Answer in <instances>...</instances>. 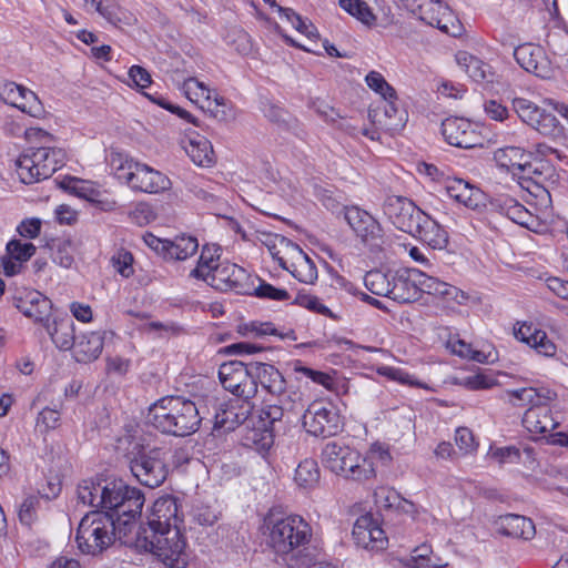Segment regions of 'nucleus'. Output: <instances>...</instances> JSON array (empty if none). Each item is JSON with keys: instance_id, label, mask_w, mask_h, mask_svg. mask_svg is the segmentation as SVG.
<instances>
[{"instance_id": "nucleus-1", "label": "nucleus", "mask_w": 568, "mask_h": 568, "mask_svg": "<svg viewBox=\"0 0 568 568\" xmlns=\"http://www.w3.org/2000/svg\"><path fill=\"white\" fill-rule=\"evenodd\" d=\"M78 500L99 511H114L125 516L121 532L130 528L131 519L141 516L145 498L142 491L130 487L122 479L90 478L83 479L77 488Z\"/></svg>"}, {"instance_id": "nucleus-2", "label": "nucleus", "mask_w": 568, "mask_h": 568, "mask_svg": "<svg viewBox=\"0 0 568 568\" xmlns=\"http://www.w3.org/2000/svg\"><path fill=\"white\" fill-rule=\"evenodd\" d=\"M270 546L282 557L287 568H312L316 549L310 545L312 528L301 516L270 519Z\"/></svg>"}, {"instance_id": "nucleus-3", "label": "nucleus", "mask_w": 568, "mask_h": 568, "mask_svg": "<svg viewBox=\"0 0 568 568\" xmlns=\"http://www.w3.org/2000/svg\"><path fill=\"white\" fill-rule=\"evenodd\" d=\"M125 516L114 511L92 510L84 515L79 523L75 541L81 552L99 555L109 548L115 539L125 545H132L134 537H130L135 527V519H131L130 528L121 532Z\"/></svg>"}, {"instance_id": "nucleus-4", "label": "nucleus", "mask_w": 568, "mask_h": 568, "mask_svg": "<svg viewBox=\"0 0 568 568\" xmlns=\"http://www.w3.org/2000/svg\"><path fill=\"white\" fill-rule=\"evenodd\" d=\"M146 419L162 434L175 437L194 434L201 424L195 404L181 396H165L153 403Z\"/></svg>"}, {"instance_id": "nucleus-5", "label": "nucleus", "mask_w": 568, "mask_h": 568, "mask_svg": "<svg viewBox=\"0 0 568 568\" xmlns=\"http://www.w3.org/2000/svg\"><path fill=\"white\" fill-rule=\"evenodd\" d=\"M133 545L155 555L168 568H185L187 566L186 544L180 528L169 529L163 535L158 534L156 537L135 535Z\"/></svg>"}, {"instance_id": "nucleus-6", "label": "nucleus", "mask_w": 568, "mask_h": 568, "mask_svg": "<svg viewBox=\"0 0 568 568\" xmlns=\"http://www.w3.org/2000/svg\"><path fill=\"white\" fill-rule=\"evenodd\" d=\"M324 466L336 475L353 480H366L374 476L372 464L359 453L337 442L327 443L322 450Z\"/></svg>"}, {"instance_id": "nucleus-7", "label": "nucleus", "mask_w": 568, "mask_h": 568, "mask_svg": "<svg viewBox=\"0 0 568 568\" xmlns=\"http://www.w3.org/2000/svg\"><path fill=\"white\" fill-rule=\"evenodd\" d=\"M170 450L163 447L141 448L129 458L132 475L149 488L161 486L169 475Z\"/></svg>"}, {"instance_id": "nucleus-8", "label": "nucleus", "mask_w": 568, "mask_h": 568, "mask_svg": "<svg viewBox=\"0 0 568 568\" xmlns=\"http://www.w3.org/2000/svg\"><path fill=\"white\" fill-rule=\"evenodd\" d=\"M26 138L30 141H39L42 145L27 149L17 160V173L24 184L39 182L36 171L41 173L42 164H45L48 156V146L52 141V135L39 128H31L26 131Z\"/></svg>"}, {"instance_id": "nucleus-9", "label": "nucleus", "mask_w": 568, "mask_h": 568, "mask_svg": "<svg viewBox=\"0 0 568 568\" xmlns=\"http://www.w3.org/2000/svg\"><path fill=\"white\" fill-rule=\"evenodd\" d=\"M254 362L230 361L220 366L219 377L227 392L250 402L257 394V382L253 377Z\"/></svg>"}, {"instance_id": "nucleus-10", "label": "nucleus", "mask_w": 568, "mask_h": 568, "mask_svg": "<svg viewBox=\"0 0 568 568\" xmlns=\"http://www.w3.org/2000/svg\"><path fill=\"white\" fill-rule=\"evenodd\" d=\"M303 426L308 434L326 438L337 435L343 428V423L332 403L315 400L303 415Z\"/></svg>"}, {"instance_id": "nucleus-11", "label": "nucleus", "mask_w": 568, "mask_h": 568, "mask_svg": "<svg viewBox=\"0 0 568 568\" xmlns=\"http://www.w3.org/2000/svg\"><path fill=\"white\" fill-rule=\"evenodd\" d=\"M434 276L417 268H400L393 272L389 298L398 303H410L419 293L430 294Z\"/></svg>"}, {"instance_id": "nucleus-12", "label": "nucleus", "mask_w": 568, "mask_h": 568, "mask_svg": "<svg viewBox=\"0 0 568 568\" xmlns=\"http://www.w3.org/2000/svg\"><path fill=\"white\" fill-rule=\"evenodd\" d=\"M383 211L396 229L412 236L427 217V214L417 207L413 201L397 195L386 197Z\"/></svg>"}, {"instance_id": "nucleus-13", "label": "nucleus", "mask_w": 568, "mask_h": 568, "mask_svg": "<svg viewBox=\"0 0 568 568\" xmlns=\"http://www.w3.org/2000/svg\"><path fill=\"white\" fill-rule=\"evenodd\" d=\"M180 521L178 498L166 495L154 501L146 526H140L135 535L156 537L158 534L179 528Z\"/></svg>"}, {"instance_id": "nucleus-14", "label": "nucleus", "mask_w": 568, "mask_h": 568, "mask_svg": "<svg viewBox=\"0 0 568 568\" xmlns=\"http://www.w3.org/2000/svg\"><path fill=\"white\" fill-rule=\"evenodd\" d=\"M254 278L243 267L232 263L217 264L211 275V285L221 291L233 290L251 294Z\"/></svg>"}, {"instance_id": "nucleus-15", "label": "nucleus", "mask_w": 568, "mask_h": 568, "mask_svg": "<svg viewBox=\"0 0 568 568\" xmlns=\"http://www.w3.org/2000/svg\"><path fill=\"white\" fill-rule=\"evenodd\" d=\"M194 89L201 90L203 101L200 104V109L202 111L220 122L227 121L232 116V110L227 101L217 93L212 92L203 82L193 78L184 82V91L190 100H192L191 94Z\"/></svg>"}, {"instance_id": "nucleus-16", "label": "nucleus", "mask_w": 568, "mask_h": 568, "mask_svg": "<svg viewBox=\"0 0 568 568\" xmlns=\"http://www.w3.org/2000/svg\"><path fill=\"white\" fill-rule=\"evenodd\" d=\"M128 174L125 183L134 191L159 193L171 185L168 176L144 163L138 162Z\"/></svg>"}, {"instance_id": "nucleus-17", "label": "nucleus", "mask_w": 568, "mask_h": 568, "mask_svg": "<svg viewBox=\"0 0 568 568\" xmlns=\"http://www.w3.org/2000/svg\"><path fill=\"white\" fill-rule=\"evenodd\" d=\"M445 141L456 148L471 149L480 145V138L473 124L464 118H447L442 122Z\"/></svg>"}, {"instance_id": "nucleus-18", "label": "nucleus", "mask_w": 568, "mask_h": 568, "mask_svg": "<svg viewBox=\"0 0 568 568\" xmlns=\"http://www.w3.org/2000/svg\"><path fill=\"white\" fill-rule=\"evenodd\" d=\"M345 220L361 240L369 245H378L382 239L379 223L366 211L356 206L345 209Z\"/></svg>"}, {"instance_id": "nucleus-19", "label": "nucleus", "mask_w": 568, "mask_h": 568, "mask_svg": "<svg viewBox=\"0 0 568 568\" xmlns=\"http://www.w3.org/2000/svg\"><path fill=\"white\" fill-rule=\"evenodd\" d=\"M395 98H382V101L368 111L371 122L385 131H397L404 126L405 113L400 111Z\"/></svg>"}, {"instance_id": "nucleus-20", "label": "nucleus", "mask_w": 568, "mask_h": 568, "mask_svg": "<svg viewBox=\"0 0 568 568\" xmlns=\"http://www.w3.org/2000/svg\"><path fill=\"white\" fill-rule=\"evenodd\" d=\"M517 63L527 72L540 78H547L550 73L549 61L540 45L525 43L514 50Z\"/></svg>"}, {"instance_id": "nucleus-21", "label": "nucleus", "mask_w": 568, "mask_h": 568, "mask_svg": "<svg viewBox=\"0 0 568 568\" xmlns=\"http://www.w3.org/2000/svg\"><path fill=\"white\" fill-rule=\"evenodd\" d=\"M16 306L34 322L42 324L51 322L52 302L38 291L29 292L24 298H20Z\"/></svg>"}, {"instance_id": "nucleus-22", "label": "nucleus", "mask_w": 568, "mask_h": 568, "mask_svg": "<svg viewBox=\"0 0 568 568\" xmlns=\"http://www.w3.org/2000/svg\"><path fill=\"white\" fill-rule=\"evenodd\" d=\"M560 422L554 416L550 404L528 407L523 417L525 428L535 435L549 433L559 426Z\"/></svg>"}, {"instance_id": "nucleus-23", "label": "nucleus", "mask_w": 568, "mask_h": 568, "mask_svg": "<svg viewBox=\"0 0 568 568\" xmlns=\"http://www.w3.org/2000/svg\"><path fill=\"white\" fill-rule=\"evenodd\" d=\"M105 332H88L77 338L73 356L79 363L95 361L103 349Z\"/></svg>"}, {"instance_id": "nucleus-24", "label": "nucleus", "mask_w": 568, "mask_h": 568, "mask_svg": "<svg viewBox=\"0 0 568 568\" xmlns=\"http://www.w3.org/2000/svg\"><path fill=\"white\" fill-rule=\"evenodd\" d=\"M281 243L291 248L294 254V261L291 263V274L302 283H313L317 278V268L314 262L298 245L292 243L285 237H281Z\"/></svg>"}, {"instance_id": "nucleus-25", "label": "nucleus", "mask_w": 568, "mask_h": 568, "mask_svg": "<svg viewBox=\"0 0 568 568\" xmlns=\"http://www.w3.org/2000/svg\"><path fill=\"white\" fill-rule=\"evenodd\" d=\"M446 192L456 202L469 209H478L484 205V193L462 179L447 182Z\"/></svg>"}, {"instance_id": "nucleus-26", "label": "nucleus", "mask_w": 568, "mask_h": 568, "mask_svg": "<svg viewBox=\"0 0 568 568\" xmlns=\"http://www.w3.org/2000/svg\"><path fill=\"white\" fill-rule=\"evenodd\" d=\"M53 344L61 351L74 348L77 338L74 335V323L68 316L55 317L44 326Z\"/></svg>"}, {"instance_id": "nucleus-27", "label": "nucleus", "mask_w": 568, "mask_h": 568, "mask_svg": "<svg viewBox=\"0 0 568 568\" xmlns=\"http://www.w3.org/2000/svg\"><path fill=\"white\" fill-rule=\"evenodd\" d=\"M252 409L253 405L247 400H244L243 405L239 409L233 403L225 405L224 407L221 405L215 413L214 425L217 428L233 430L236 426L247 422Z\"/></svg>"}, {"instance_id": "nucleus-28", "label": "nucleus", "mask_w": 568, "mask_h": 568, "mask_svg": "<svg viewBox=\"0 0 568 568\" xmlns=\"http://www.w3.org/2000/svg\"><path fill=\"white\" fill-rule=\"evenodd\" d=\"M534 153L525 151L519 146H504L494 152V160L500 168L517 176L526 161L531 159Z\"/></svg>"}, {"instance_id": "nucleus-29", "label": "nucleus", "mask_w": 568, "mask_h": 568, "mask_svg": "<svg viewBox=\"0 0 568 568\" xmlns=\"http://www.w3.org/2000/svg\"><path fill=\"white\" fill-rule=\"evenodd\" d=\"M253 368L254 382H257V385L260 384L262 388L271 395L281 393L286 381L275 366L262 362H254Z\"/></svg>"}, {"instance_id": "nucleus-30", "label": "nucleus", "mask_w": 568, "mask_h": 568, "mask_svg": "<svg viewBox=\"0 0 568 568\" xmlns=\"http://www.w3.org/2000/svg\"><path fill=\"white\" fill-rule=\"evenodd\" d=\"M499 530L506 536L526 540L531 539L536 534L535 525L531 519L515 514L500 517Z\"/></svg>"}, {"instance_id": "nucleus-31", "label": "nucleus", "mask_w": 568, "mask_h": 568, "mask_svg": "<svg viewBox=\"0 0 568 568\" xmlns=\"http://www.w3.org/2000/svg\"><path fill=\"white\" fill-rule=\"evenodd\" d=\"M509 396L518 399L521 406H542L557 399V393L548 387H523L507 392Z\"/></svg>"}, {"instance_id": "nucleus-32", "label": "nucleus", "mask_w": 568, "mask_h": 568, "mask_svg": "<svg viewBox=\"0 0 568 568\" xmlns=\"http://www.w3.org/2000/svg\"><path fill=\"white\" fill-rule=\"evenodd\" d=\"M413 236L426 243L434 250H444L448 244L447 232L428 215L424 222L420 223V227H418L417 232H415Z\"/></svg>"}, {"instance_id": "nucleus-33", "label": "nucleus", "mask_w": 568, "mask_h": 568, "mask_svg": "<svg viewBox=\"0 0 568 568\" xmlns=\"http://www.w3.org/2000/svg\"><path fill=\"white\" fill-rule=\"evenodd\" d=\"M184 149L196 165L210 166L214 163V152L212 144L206 138L202 135L190 139L189 144L185 145Z\"/></svg>"}, {"instance_id": "nucleus-34", "label": "nucleus", "mask_w": 568, "mask_h": 568, "mask_svg": "<svg viewBox=\"0 0 568 568\" xmlns=\"http://www.w3.org/2000/svg\"><path fill=\"white\" fill-rule=\"evenodd\" d=\"M6 248L7 256L3 257V267L7 275L14 274L16 265L10 261V258L24 262L36 253V246L32 243H21L19 240L9 241Z\"/></svg>"}, {"instance_id": "nucleus-35", "label": "nucleus", "mask_w": 568, "mask_h": 568, "mask_svg": "<svg viewBox=\"0 0 568 568\" xmlns=\"http://www.w3.org/2000/svg\"><path fill=\"white\" fill-rule=\"evenodd\" d=\"M285 414L283 407L275 403L264 404L260 410L257 423L281 435L286 430Z\"/></svg>"}, {"instance_id": "nucleus-36", "label": "nucleus", "mask_w": 568, "mask_h": 568, "mask_svg": "<svg viewBox=\"0 0 568 568\" xmlns=\"http://www.w3.org/2000/svg\"><path fill=\"white\" fill-rule=\"evenodd\" d=\"M197 240L193 236L181 235L173 241L169 240L166 257L174 261H184L196 253Z\"/></svg>"}, {"instance_id": "nucleus-37", "label": "nucleus", "mask_w": 568, "mask_h": 568, "mask_svg": "<svg viewBox=\"0 0 568 568\" xmlns=\"http://www.w3.org/2000/svg\"><path fill=\"white\" fill-rule=\"evenodd\" d=\"M294 480L301 488H314L320 481V468L316 460L312 458L302 460L295 469Z\"/></svg>"}, {"instance_id": "nucleus-38", "label": "nucleus", "mask_w": 568, "mask_h": 568, "mask_svg": "<svg viewBox=\"0 0 568 568\" xmlns=\"http://www.w3.org/2000/svg\"><path fill=\"white\" fill-rule=\"evenodd\" d=\"M393 272L384 273L378 270L369 271L364 277L366 288L374 295L389 298L392 293Z\"/></svg>"}, {"instance_id": "nucleus-39", "label": "nucleus", "mask_w": 568, "mask_h": 568, "mask_svg": "<svg viewBox=\"0 0 568 568\" xmlns=\"http://www.w3.org/2000/svg\"><path fill=\"white\" fill-rule=\"evenodd\" d=\"M551 166L548 163V161H545L542 159H529V161H526L521 170L519 171L517 178L519 180H523L524 182H532L537 186L540 183V180L544 175H550L551 174Z\"/></svg>"}, {"instance_id": "nucleus-40", "label": "nucleus", "mask_w": 568, "mask_h": 568, "mask_svg": "<svg viewBox=\"0 0 568 568\" xmlns=\"http://www.w3.org/2000/svg\"><path fill=\"white\" fill-rule=\"evenodd\" d=\"M339 6L347 13L356 18L367 27L375 24L376 16L373 13L368 4L363 0H339Z\"/></svg>"}, {"instance_id": "nucleus-41", "label": "nucleus", "mask_w": 568, "mask_h": 568, "mask_svg": "<svg viewBox=\"0 0 568 568\" xmlns=\"http://www.w3.org/2000/svg\"><path fill=\"white\" fill-rule=\"evenodd\" d=\"M106 161L114 175L124 182L128 180V173L131 172L133 170V165L138 163L128 154L116 150L110 151L106 156Z\"/></svg>"}, {"instance_id": "nucleus-42", "label": "nucleus", "mask_w": 568, "mask_h": 568, "mask_svg": "<svg viewBox=\"0 0 568 568\" xmlns=\"http://www.w3.org/2000/svg\"><path fill=\"white\" fill-rule=\"evenodd\" d=\"M275 436H277L275 432L257 423L247 433L246 445L252 444L257 450H267L273 446Z\"/></svg>"}, {"instance_id": "nucleus-43", "label": "nucleus", "mask_w": 568, "mask_h": 568, "mask_svg": "<svg viewBox=\"0 0 568 568\" xmlns=\"http://www.w3.org/2000/svg\"><path fill=\"white\" fill-rule=\"evenodd\" d=\"M430 295L440 296L447 301H454L459 305L465 304L469 298L468 294L464 291L442 282L437 277H434Z\"/></svg>"}, {"instance_id": "nucleus-44", "label": "nucleus", "mask_w": 568, "mask_h": 568, "mask_svg": "<svg viewBox=\"0 0 568 568\" xmlns=\"http://www.w3.org/2000/svg\"><path fill=\"white\" fill-rule=\"evenodd\" d=\"M253 278V288L250 295L273 301H286L290 298V294L286 290L277 288L260 277L254 276Z\"/></svg>"}, {"instance_id": "nucleus-45", "label": "nucleus", "mask_w": 568, "mask_h": 568, "mask_svg": "<svg viewBox=\"0 0 568 568\" xmlns=\"http://www.w3.org/2000/svg\"><path fill=\"white\" fill-rule=\"evenodd\" d=\"M513 109L519 119L531 128H534L537 118L540 116L539 112L541 110V108L524 98H515L513 100Z\"/></svg>"}, {"instance_id": "nucleus-46", "label": "nucleus", "mask_w": 568, "mask_h": 568, "mask_svg": "<svg viewBox=\"0 0 568 568\" xmlns=\"http://www.w3.org/2000/svg\"><path fill=\"white\" fill-rule=\"evenodd\" d=\"M48 156L45 164L41 166V173L36 171V176H39V181L50 178L57 170L64 164L65 152L62 149L48 146Z\"/></svg>"}, {"instance_id": "nucleus-47", "label": "nucleus", "mask_w": 568, "mask_h": 568, "mask_svg": "<svg viewBox=\"0 0 568 568\" xmlns=\"http://www.w3.org/2000/svg\"><path fill=\"white\" fill-rule=\"evenodd\" d=\"M374 501L381 509L398 508L403 503H407L396 490L388 487H378L375 489Z\"/></svg>"}, {"instance_id": "nucleus-48", "label": "nucleus", "mask_w": 568, "mask_h": 568, "mask_svg": "<svg viewBox=\"0 0 568 568\" xmlns=\"http://www.w3.org/2000/svg\"><path fill=\"white\" fill-rule=\"evenodd\" d=\"M532 129L545 136L558 135L561 131L558 119L550 112L541 109Z\"/></svg>"}, {"instance_id": "nucleus-49", "label": "nucleus", "mask_w": 568, "mask_h": 568, "mask_svg": "<svg viewBox=\"0 0 568 568\" xmlns=\"http://www.w3.org/2000/svg\"><path fill=\"white\" fill-rule=\"evenodd\" d=\"M39 506V496H27L19 506L18 517L20 523L26 526H31L37 520V511Z\"/></svg>"}, {"instance_id": "nucleus-50", "label": "nucleus", "mask_w": 568, "mask_h": 568, "mask_svg": "<svg viewBox=\"0 0 568 568\" xmlns=\"http://www.w3.org/2000/svg\"><path fill=\"white\" fill-rule=\"evenodd\" d=\"M18 109L34 118H39L44 113V108L38 95L28 88L22 90V98L19 101Z\"/></svg>"}, {"instance_id": "nucleus-51", "label": "nucleus", "mask_w": 568, "mask_h": 568, "mask_svg": "<svg viewBox=\"0 0 568 568\" xmlns=\"http://www.w3.org/2000/svg\"><path fill=\"white\" fill-rule=\"evenodd\" d=\"M366 84L381 94L382 98H395V89L390 87L384 77L376 71H371L365 78Z\"/></svg>"}, {"instance_id": "nucleus-52", "label": "nucleus", "mask_w": 568, "mask_h": 568, "mask_svg": "<svg viewBox=\"0 0 568 568\" xmlns=\"http://www.w3.org/2000/svg\"><path fill=\"white\" fill-rule=\"evenodd\" d=\"M430 554L432 549L427 545L416 547L412 552L408 566L412 568L439 567L440 565L433 560Z\"/></svg>"}, {"instance_id": "nucleus-53", "label": "nucleus", "mask_w": 568, "mask_h": 568, "mask_svg": "<svg viewBox=\"0 0 568 568\" xmlns=\"http://www.w3.org/2000/svg\"><path fill=\"white\" fill-rule=\"evenodd\" d=\"M278 12L284 16L286 20L291 22L292 26L301 33L306 34L308 38L316 34L315 28L311 23H307L305 20H303L302 17L297 14L293 9L278 7Z\"/></svg>"}, {"instance_id": "nucleus-54", "label": "nucleus", "mask_w": 568, "mask_h": 568, "mask_svg": "<svg viewBox=\"0 0 568 568\" xmlns=\"http://www.w3.org/2000/svg\"><path fill=\"white\" fill-rule=\"evenodd\" d=\"M463 60L465 61L466 72L474 81H489L487 74L489 67L487 64L473 55H464Z\"/></svg>"}, {"instance_id": "nucleus-55", "label": "nucleus", "mask_w": 568, "mask_h": 568, "mask_svg": "<svg viewBox=\"0 0 568 568\" xmlns=\"http://www.w3.org/2000/svg\"><path fill=\"white\" fill-rule=\"evenodd\" d=\"M276 397L277 406L283 407L285 413H290L296 408V405L302 400V395L297 390L288 389L287 385L283 386L281 393L272 394Z\"/></svg>"}, {"instance_id": "nucleus-56", "label": "nucleus", "mask_w": 568, "mask_h": 568, "mask_svg": "<svg viewBox=\"0 0 568 568\" xmlns=\"http://www.w3.org/2000/svg\"><path fill=\"white\" fill-rule=\"evenodd\" d=\"M24 89L26 87L16 82H6L0 85V97L4 102L18 108L19 101L22 98V90Z\"/></svg>"}, {"instance_id": "nucleus-57", "label": "nucleus", "mask_w": 568, "mask_h": 568, "mask_svg": "<svg viewBox=\"0 0 568 568\" xmlns=\"http://www.w3.org/2000/svg\"><path fill=\"white\" fill-rule=\"evenodd\" d=\"M60 422V413L55 409L45 407L43 408L37 418V426L43 430L48 432L50 429H54L59 426Z\"/></svg>"}, {"instance_id": "nucleus-58", "label": "nucleus", "mask_w": 568, "mask_h": 568, "mask_svg": "<svg viewBox=\"0 0 568 568\" xmlns=\"http://www.w3.org/2000/svg\"><path fill=\"white\" fill-rule=\"evenodd\" d=\"M294 369L297 373H302L304 376L308 377L310 379H312L314 383H316L318 385H322L326 388L332 387L333 378L324 372L315 371L313 368L302 366V365H296Z\"/></svg>"}, {"instance_id": "nucleus-59", "label": "nucleus", "mask_w": 568, "mask_h": 568, "mask_svg": "<svg viewBox=\"0 0 568 568\" xmlns=\"http://www.w3.org/2000/svg\"><path fill=\"white\" fill-rule=\"evenodd\" d=\"M53 262L69 268L73 263L72 247L69 242H60L52 255Z\"/></svg>"}, {"instance_id": "nucleus-60", "label": "nucleus", "mask_w": 568, "mask_h": 568, "mask_svg": "<svg viewBox=\"0 0 568 568\" xmlns=\"http://www.w3.org/2000/svg\"><path fill=\"white\" fill-rule=\"evenodd\" d=\"M455 442L464 453L473 452L476 448L474 435L467 427H459L456 429Z\"/></svg>"}, {"instance_id": "nucleus-61", "label": "nucleus", "mask_w": 568, "mask_h": 568, "mask_svg": "<svg viewBox=\"0 0 568 568\" xmlns=\"http://www.w3.org/2000/svg\"><path fill=\"white\" fill-rule=\"evenodd\" d=\"M484 111L490 120L499 122L505 121L509 115L507 108L496 100L485 101Z\"/></svg>"}, {"instance_id": "nucleus-62", "label": "nucleus", "mask_w": 568, "mask_h": 568, "mask_svg": "<svg viewBox=\"0 0 568 568\" xmlns=\"http://www.w3.org/2000/svg\"><path fill=\"white\" fill-rule=\"evenodd\" d=\"M230 43L241 55H248L253 49L251 37L242 30L233 33V40Z\"/></svg>"}, {"instance_id": "nucleus-63", "label": "nucleus", "mask_w": 568, "mask_h": 568, "mask_svg": "<svg viewBox=\"0 0 568 568\" xmlns=\"http://www.w3.org/2000/svg\"><path fill=\"white\" fill-rule=\"evenodd\" d=\"M532 348L537 351L538 354L544 356L551 357L556 354L557 347L556 345L548 338L546 332L541 334H537V339L534 337L532 339Z\"/></svg>"}, {"instance_id": "nucleus-64", "label": "nucleus", "mask_w": 568, "mask_h": 568, "mask_svg": "<svg viewBox=\"0 0 568 568\" xmlns=\"http://www.w3.org/2000/svg\"><path fill=\"white\" fill-rule=\"evenodd\" d=\"M544 331L538 329L532 324L524 323L518 328H515L514 335L515 337L532 347L534 337L537 338V334H541Z\"/></svg>"}]
</instances>
